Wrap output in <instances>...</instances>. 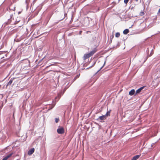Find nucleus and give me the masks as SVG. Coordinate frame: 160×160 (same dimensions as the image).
<instances>
[{
    "label": "nucleus",
    "instance_id": "obj_1",
    "mask_svg": "<svg viewBox=\"0 0 160 160\" xmlns=\"http://www.w3.org/2000/svg\"><path fill=\"white\" fill-rule=\"evenodd\" d=\"M97 51V49L94 48L89 53L84 54L83 57V59L85 60L89 58L90 57L92 56Z\"/></svg>",
    "mask_w": 160,
    "mask_h": 160
},
{
    "label": "nucleus",
    "instance_id": "obj_2",
    "mask_svg": "<svg viewBox=\"0 0 160 160\" xmlns=\"http://www.w3.org/2000/svg\"><path fill=\"white\" fill-rule=\"evenodd\" d=\"M57 132L58 134H62L64 132V130L63 128L61 127L57 129Z\"/></svg>",
    "mask_w": 160,
    "mask_h": 160
},
{
    "label": "nucleus",
    "instance_id": "obj_3",
    "mask_svg": "<svg viewBox=\"0 0 160 160\" xmlns=\"http://www.w3.org/2000/svg\"><path fill=\"white\" fill-rule=\"evenodd\" d=\"M34 151V148H32L31 149L29 150L28 152V154L30 155H32Z\"/></svg>",
    "mask_w": 160,
    "mask_h": 160
},
{
    "label": "nucleus",
    "instance_id": "obj_4",
    "mask_svg": "<svg viewBox=\"0 0 160 160\" xmlns=\"http://www.w3.org/2000/svg\"><path fill=\"white\" fill-rule=\"evenodd\" d=\"M12 154V153L9 154V155L4 157L2 160H7L11 156Z\"/></svg>",
    "mask_w": 160,
    "mask_h": 160
},
{
    "label": "nucleus",
    "instance_id": "obj_5",
    "mask_svg": "<svg viewBox=\"0 0 160 160\" xmlns=\"http://www.w3.org/2000/svg\"><path fill=\"white\" fill-rule=\"evenodd\" d=\"M144 88V87H142L140 88H139L138 90H137L136 92V94H137L138 93H140L141 91Z\"/></svg>",
    "mask_w": 160,
    "mask_h": 160
},
{
    "label": "nucleus",
    "instance_id": "obj_6",
    "mask_svg": "<svg viewBox=\"0 0 160 160\" xmlns=\"http://www.w3.org/2000/svg\"><path fill=\"white\" fill-rule=\"evenodd\" d=\"M140 155H136L133 157L132 160H137L140 157Z\"/></svg>",
    "mask_w": 160,
    "mask_h": 160
},
{
    "label": "nucleus",
    "instance_id": "obj_7",
    "mask_svg": "<svg viewBox=\"0 0 160 160\" xmlns=\"http://www.w3.org/2000/svg\"><path fill=\"white\" fill-rule=\"evenodd\" d=\"M135 92V90L134 89H132L129 92V94L130 96H132L134 94Z\"/></svg>",
    "mask_w": 160,
    "mask_h": 160
},
{
    "label": "nucleus",
    "instance_id": "obj_8",
    "mask_svg": "<svg viewBox=\"0 0 160 160\" xmlns=\"http://www.w3.org/2000/svg\"><path fill=\"white\" fill-rule=\"evenodd\" d=\"M14 78H11L10 79V80H9V82H8V83L7 85V86H10L11 84L12 83V81L13 80Z\"/></svg>",
    "mask_w": 160,
    "mask_h": 160
},
{
    "label": "nucleus",
    "instance_id": "obj_9",
    "mask_svg": "<svg viewBox=\"0 0 160 160\" xmlns=\"http://www.w3.org/2000/svg\"><path fill=\"white\" fill-rule=\"evenodd\" d=\"M99 119L101 120H104L106 119V115H102L99 117Z\"/></svg>",
    "mask_w": 160,
    "mask_h": 160
},
{
    "label": "nucleus",
    "instance_id": "obj_10",
    "mask_svg": "<svg viewBox=\"0 0 160 160\" xmlns=\"http://www.w3.org/2000/svg\"><path fill=\"white\" fill-rule=\"evenodd\" d=\"M129 32V30L128 29L124 30L123 31V33L124 34H127Z\"/></svg>",
    "mask_w": 160,
    "mask_h": 160
},
{
    "label": "nucleus",
    "instance_id": "obj_11",
    "mask_svg": "<svg viewBox=\"0 0 160 160\" xmlns=\"http://www.w3.org/2000/svg\"><path fill=\"white\" fill-rule=\"evenodd\" d=\"M111 111V110H110V111H107L105 115H106V116H110Z\"/></svg>",
    "mask_w": 160,
    "mask_h": 160
},
{
    "label": "nucleus",
    "instance_id": "obj_12",
    "mask_svg": "<svg viewBox=\"0 0 160 160\" xmlns=\"http://www.w3.org/2000/svg\"><path fill=\"white\" fill-rule=\"evenodd\" d=\"M120 33L119 32H117L115 34V37L117 38H118L120 37Z\"/></svg>",
    "mask_w": 160,
    "mask_h": 160
},
{
    "label": "nucleus",
    "instance_id": "obj_13",
    "mask_svg": "<svg viewBox=\"0 0 160 160\" xmlns=\"http://www.w3.org/2000/svg\"><path fill=\"white\" fill-rule=\"evenodd\" d=\"M129 1V0H124V3L127 4L128 3V2Z\"/></svg>",
    "mask_w": 160,
    "mask_h": 160
},
{
    "label": "nucleus",
    "instance_id": "obj_14",
    "mask_svg": "<svg viewBox=\"0 0 160 160\" xmlns=\"http://www.w3.org/2000/svg\"><path fill=\"white\" fill-rule=\"evenodd\" d=\"M55 122L56 123H57L58 122L59 120L58 118H55Z\"/></svg>",
    "mask_w": 160,
    "mask_h": 160
},
{
    "label": "nucleus",
    "instance_id": "obj_15",
    "mask_svg": "<svg viewBox=\"0 0 160 160\" xmlns=\"http://www.w3.org/2000/svg\"><path fill=\"white\" fill-rule=\"evenodd\" d=\"M54 106H55V105H52L51 106H50L51 107L50 108V109L54 107Z\"/></svg>",
    "mask_w": 160,
    "mask_h": 160
},
{
    "label": "nucleus",
    "instance_id": "obj_16",
    "mask_svg": "<svg viewBox=\"0 0 160 160\" xmlns=\"http://www.w3.org/2000/svg\"><path fill=\"white\" fill-rule=\"evenodd\" d=\"M144 12H140V15L141 16H143V15H144Z\"/></svg>",
    "mask_w": 160,
    "mask_h": 160
},
{
    "label": "nucleus",
    "instance_id": "obj_17",
    "mask_svg": "<svg viewBox=\"0 0 160 160\" xmlns=\"http://www.w3.org/2000/svg\"><path fill=\"white\" fill-rule=\"evenodd\" d=\"M82 31H80V32H79V33L80 34H81V33H82Z\"/></svg>",
    "mask_w": 160,
    "mask_h": 160
},
{
    "label": "nucleus",
    "instance_id": "obj_18",
    "mask_svg": "<svg viewBox=\"0 0 160 160\" xmlns=\"http://www.w3.org/2000/svg\"><path fill=\"white\" fill-rule=\"evenodd\" d=\"M158 12L160 13V8L158 10Z\"/></svg>",
    "mask_w": 160,
    "mask_h": 160
},
{
    "label": "nucleus",
    "instance_id": "obj_19",
    "mask_svg": "<svg viewBox=\"0 0 160 160\" xmlns=\"http://www.w3.org/2000/svg\"><path fill=\"white\" fill-rule=\"evenodd\" d=\"M113 37H114V35H112V38H113Z\"/></svg>",
    "mask_w": 160,
    "mask_h": 160
},
{
    "label": "nucleus",
    "instance_id": "obj_20",
    "mask_svg": "<svg viewBox=\"0 0 160 160\" xmlns=\"http://www.w3.org/2000/svg\"><path fill=\"white\" fill-rule=\"evenodd\" d=\"M119 0V1H120L121 0Z\"/></svg>",
    "mask_w": 160,
    "mask_h": 160
},
{
    "label": "nucleus",
    "instance_id": "obj_21",
    "mask_svg": "<svg viewBox=\"0 0 160 160\" xmlns=\"http://www.w3.org/2000/svg\"><path fill=\"white\" fill-rule=\"evenodd\" d=\"M137 1L138 0H136Z\"/></svg>",
    "mask_w": 160,
    "mask_h": 160
}]
</instances>
